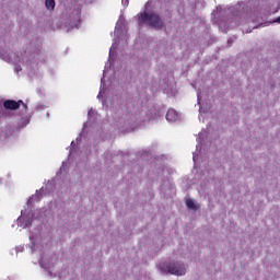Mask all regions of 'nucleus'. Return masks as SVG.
I'll return each mask as SVG.
<instances>
[{
    "label": "nucleus",
    "mask_w": 280,
    "mask_h": 280,
    "mask_svg": "<svg viewBox=\"0 0 280 280\" xmlns=\"http://www.w3.org/2000/svg\"><path fill=\"white\" fill-rule=\"evenodd\" d=\"M0 58H2L4 62L32 66L38 61V52H32L31 50H26L24 52H21L20 55H16L10 51L5 40H0Z\"/></svg>",
    "instance_id": "f257e3e1"
},
{
    "label": "nucleus",
    "mask_w": 280,
    "mask_h": 280,
    "mask_svg": "<svg viewBox=\"0 0 280 280\" xmlns=\"http://www.w3.org/2000/svg\"><path fill=\"white\" fill-rule=\"evenodd\" d=\"M158 268L162 275H174L175 277H185L187 275V265L183 261L162 262Z\"/></svg>",
    "instance_id": "f03ea898"
},
{
    "label": "nucleus",
    "mask_w": 280,
    "mask_h": 280,
    "mask_svg": "<svg viewBox=\"0 0 280 280\" xmlns=\"http://www.w3.org/2000/svg\"><path fill=\"white\" fill-rule=\"evenodd\" d=\"M45 215V209L35 210L33 212H28L25 210L21 212V217L18 218V226L20 229H30L32 226V222L34 220H42V218Z\"/></svg>",
    "instance_id": "7ed1b4c3"
},
{
    "label": "nucleus",
    "mask_w": 280,
    "mask_h": 280,
    "mask_svg": "<svg viewBox=\"0 0 280 280\" xmlns=\"http://www.w3.org/2000/svg\"><path fill=\"white\" fill-rule=\"evenodd\" d=\"M231 20L229 21V25L228 27H235L237 25H240L241 23H244V21H246V23H248L249 21L253 22H257L259 19V14L257 13V11H247V12H240L236 11L234 13H232Z\"/></svg>",
    "instance_id": "20e7f679"
},
{
    "label": "nucleus",
    "mask_w": 280,
    "mask_h": 280,
    "mask_svg": "<svg viewBox=\"0 0 280 280\" xmlns=\"http://www.w3.org/2000/svg\"><path fill=\"white\" fill-rule=\"evenodd\" d=\"M139 23H145L149 27L153 30H161L163 27V20L154 12H144L139 18Z\"/></svg>",
    "instance_id": "39448f33"
},
{
    "label": "nucleus",
    "mask_w": 280,
    "mask_h": 280,
    "mask_svg": "<svg viewBox=\"0 0 280 280\" xmlns=\"http://www.w3.org/2000/svg\"><path fill=\"white\" fill-rule=\"evenodd\" d=\"M114 36V43L109 49V60L113 58V56H115V49H117V42L126 36V25H124V16H120L118 22L116 23Z\"/></svg>",
    "instance_id": "423d86ee"
},
{
    "label": "nucleus",
    "mask_w": 280,
    "mask_h": 280,
    "mask_svg": "<svg viewBox=\"0 0 280 280\" xmlns=\"http://www.w3.org/2000/svg\"><path fill=\"white\" fill-rule=\"evenodd\" d=\"M30 240L32 242L31 250L36 253L40 246H47L49 244V233L39 232L38 234H31Z\"/></svg>",
    "instance_id": "0eeeda50"
},
{
    "label": "nucleus",
    "mask_w": 280,
    "mask_h": 280,
    "mask_svg": "<svg viewBox=\"0 0 280 280\" xmlns=\"http://www.w3.org/2000/svg\"><path fill=\"white\" fill-rule=\"evenodd\" d=\"M159 115H156V109L145 110L141 109L136 114V121L138 124H148V121H152V119H158Z\"/></svg>",
    "instance_id": "6e6552de"
},
{
    "label": "nucleus",
    "mask_w": 280,
    "mask_h": 280,
    "mask_svg": "<svg viewBox=\"0 0 280 280\" xmlns=\"http://www.w3.org/2000/svg\"><path fill=\"white\" fill-rule=\"evenodd\" d=\"M23 106V108L25 110H27V104L23 103V101H12V100H7L3 103V108H5V110H19V108Z\"/></svg>",
    "instance_id": "1a4fd4ad"
},
{
    "label": "nucleus",
    "mask_w": 280,
    "mask_h": 280,
    "mask_svg": "<svg viewBox=\"0 0 280 280\" xmlns=\"http://www.w3.org/2000/svg\"><path fill=\"white\" fill-rule=\"evenodd\" d=\"M39 266L44 268L46 275L50 278L58 277V273H54V265L45 258L39 259Z\"/></svg>",
    "instance_id": "9d476101"
},
{
    "label": "nucleus",
    "mask_w": 280,
    "mask_h": 280,
    "mask_svg": "<svg viewBox=\"0 0 280 280\" xmlns=\"http://www.w3.org/2000/svg\"><path fill=\"white\" fill-rule=\"evenodd\" d=\"M205 137H207V130H202L197 138L198 144H197V151L192 153V161L195 164L198 163V148L202 145V142L205 141Z\"/></svg>",
    "instance_id": "9b49d317"
},
{
    "label": "nucleus",
    "mask_w": 280,
    "mask_h": 280,
    "mask_svg": "<svg viewBox=\"0 0 280 280\" xmlns=\"http://www.w3.org/2000/svg\"><path fill=\"white\" fill-rule=\"evenodd\" d=\"M166 119L168 121H178L179 119L178 112L175 109H168L166 113Z\"/></svg>",
    "instance_id": "f8f14e48"
},
{
    "label": "nucleus",
    "mask_w": 280,
    "mask_h": 280,
    "mask_svg": "<svg viewBox=\"0 0 280 280\" xmlns=\"http://www.w3.org/2000/svg\"><path fill=\"white\" fill-rule=\"evenodd\" d=\"M107 69H108V63L105 65V70L103 71V78L101 79V90H100V93L97 95V100H102V97H104V79L106 78Z\"/></svg>",
    "instance_id": "ddd939ff"
},
{
    "label": "nucleus",
    "mask_w": 280,
    "mask_h": 280,
    "mask_svg": "<svg viewBox=\"0 0 280 280\" xmlns=\"http://www.w3.org/2000/svg\"><path fill=\"white\" fill-rule=\"evenodd\" d=\"M40 198H43V188L39 191H36V194L28 199L27 205H32V202H38Z\"/></svg>",
    "instance_id": "4468645a"
},
{
    "label": "nucleus",
    "mask_w": 280,
    "mask_h": 280,
    "mask_svg": "<svg viewBox=\"0 0 280 280\" xmlns=\"http://www.w3.org/2000/svg\"><path fill=\"white\" fill-rule=\"evenodd\" d=\"M186 206L191 210V211H198L199 206L194 201V199L188 198L186 199Z\"/></svg>",
    "instance_id": "2eb2a0df"
},
{
    "label": "nucleus",
    "mask_w": 280,
    "mask_h": 280,
    "mask_svg": "<svg viewBox=\"0 0 280 280\" xmlns=\"http://www.w3.org/2000/svg\"><path fill=\"white\" fill-rule=\"evenodd\" d=\"M45 5H46L47 10H55L56 1L55 0H46Z\"/></svg>",
    "instance_id": "dca6fc26"
},
{
    "label": "nucleus",
    "mask_w": 280,
    "mask_h": 280,
    "mask_svg": "<svg viewBox=\"0 0 280 280\" xmlns=\"http://www.w3.org/2000/svg\"><path fill=\"white\" fill-rule=\"evenodd\" d=\"M73 15H74V23L80 22V10L79 9L73 11Z\"/></svg>",
    "instance_id": "f3484780"
},
{
    "label": "nucleus",
    "mask_w": 280,
    "mask_h": 280,
    "mask_svg": "<svg viewBox=\"0 0 280 280\" xmlns=\"http://www.w3.org/2000/svg\"><path fill=\"white\" fill-rule=\"evenodd\" d=\"M215 19H220V14H222V8H217V11H213Z\"/></svg>",
    "instance_id": "a211bd4d"
},
{
    "label": "nucleus",
    "mask_w": 280,
    "mask_h": 280,
    "mask_svg": "<svg viewBox=\"0 0 280 280\" xmlns=\"http://www.w3.org/2000/svg\"><path fill=\"white\" fill-rule=\"evenodd\" d=\"M5 115V109H3V105L0 103V117H3Z\"/></svg>",
    "instance_id": "6ab92c4d"
},
{
    "label": "nucleus",
    "mask_w": 280,
    "mask_h": 280,
    "mask_svg": "<svg viewBox=\"0 0 280 280\" xmlns=\"http://www.w3.org/2000/svg\"><path fill=\"white\" fill-rule=\"evenodd\" d=\"M78 3H93V0H77Z\"/></svg>",
    "instance_id": "aec40b11"
},
{
    "label": "nucleus",
    "mask_w": 280,
    "mask_h": 280,
    "mask_svg": "<svg viewBox=\"0 0 280 280\" xmlns=\"http://www.w3.org/2000/svg\"><path fill=\"white\" fill-rule=\"evenodd\" d=\"M16 253H23V246L15 247Z\"/></svg>",
    "instance_id": "412c9836"
},
{
    "label": "nucleus",
    "mask_w": 280,
    "mask_h": 280,
    "mask_svg": "<svg viewBox=\"0 0 280 280\" xmlns=\"http://www.w3.org/2000/svg\"><path fill=\"white\" fill-rule=\"evenodd\" d=\"M88 115H89V117H93V115H95V112L93 109H90Z\"/></svg>",
    "instance_id": "4be33fe9"
},
{
    "label": "nucleus",
    "mask_w": 280,
    "mask_h": 280,
    "mask_svg": "<svg viewBox=\"0 0 280 280\" xmlns=\"http://www.w3.org/2000/svg\"><path fill=\"white\" fill-rule=\"evenodd\" d=\"M233 10H234L233 8L228 9V10L225 11V14H229V13H231V12H234Z\"/></svg>",
    "instance_id": "5701e85b"
},
{
    "label": "nucleus",
    "mask_w": 280,
    "mask_h": 280,
    "mask_svg": "<svg viewBox=\"0 0 280 280\" xmlns=\"http://www.w3.org/2000/svg\"><path fill=\"white\" fill-rule=\"evenodd\" d=\"M273 23H279V24H280V16H278V18L273 21Z\"/></svg>",
    "instance_id": "b1692460"
},
{
    "label": "nucleus",
    "mask_w": 280,
    "mask_h": 280,
    "mask_svg": "<svg viewBox=\"0 0 280 280\" xmlns=\"http://www.w3.org/2000/svg\"><path fill=\"white\" fill-rule=\"evenodd\" d=\"M122 5H128V0L126 1L122 0Z\"/></svg>",
    "instance_id": "393cba45"
},
{
    "label": "nucleus",
    "mask_w": 280,
    "mask_h": 280,
    "mask_svg": "<svg viewBox=\"0 0 280 280\" xmlns=\"http://www.w3.org/2000/svg\"><path fill=\"white\" fill-rule=\"evenodd\" d=\"M15 70H16L18 72L21 71V67L16 66V67H15Z\"/></svg>",
    "instance_id": "a878e982"
},
{
    "label": "nucleus",
    "mask_w": 280,
    "mask_h": 280,
    "mask_svg": "<svg viewBox=\"0 0 280 280\" xmlns=\"http://www.w3.org/2000/svg\"><path fill=\"white\" fill-rule=\"evenodd\" d=\"M197 97H198V104H200V94H198Z\"/></svg>",
    "instance_id": "bb28decb"
},
{
    "label": "nucleus",
    "mask_w": 280,
    "mask_h": 280,
    "mask_svg": "<svg viewBox=\"0 0 280 280\" xmlns=\"http://www.w3.org/2000/svg\"><path fill=\"white\" fill-rule=\"evenodd\" d=\"M73 145H75V142H74V141L71 142V147H72V148H73Z\"/></svg>",
    "instance_id": "cd10ccee"
}]
</instances>
